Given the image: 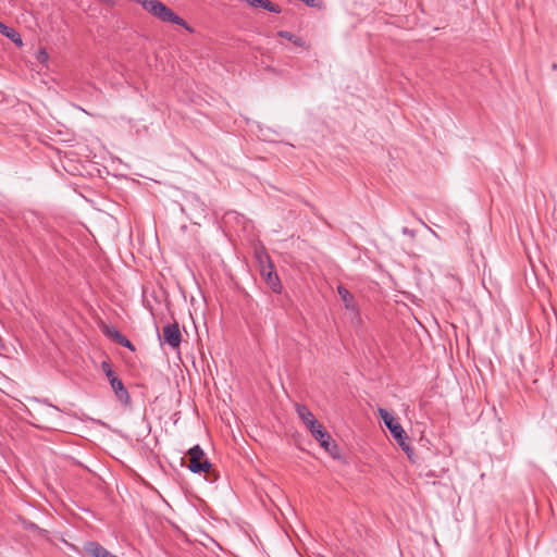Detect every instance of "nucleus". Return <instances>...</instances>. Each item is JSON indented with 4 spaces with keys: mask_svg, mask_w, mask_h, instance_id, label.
Wrapping results in <instances>:
<instances>
[{
    "mask_svg": "<svg viewBox=\"0 0 557 557\" xmlns=\"http://www.w3.org/2000/svg\"><path fill=\"white\" fill-rule=\"evenodd\" d=\"M149 13L162 22L172 23L182 26L189 33H194V28L181 16L175 14L169 7L159 0H150L145 8Z\"/></svg>",
    "mask_w": 557,
    "mask_h": 557,
    "instance_id": "nucleus-1",
    "label": "nucleus"
},
{
    "mask_svg": "<svg viewBox=\"0 0 557 557\" xmlns=\"http://www.w3.org/2000/svg\"><path fill=\"white\" fill-rule=\"evenodd\" d=\"M379 414L383 420L385 426L389 430L393 437L397 441L398 445L405 450L409 451L410 447L406 443L407 436L403 426L395 420V418L385 409L380 408Z\"/></svg>",
    "mask_w": 557,
    "mask_h": 557,
    "instance_id": "nucleus-2",
    "label": "nucleus"
},
{
    "mask_svg": "<svg viewBox=\"0 0 557 557\" xmlns=\"http://www.w3.org/2000/svg\"><path fill=\"white\" fill-rule=\"evenodd\" d=\"M315 441L321 448L335 460H343L342 450L335 440L323 430L322 425L315 421Z\"/></svg>",
    "mask_w": 557,
    "mask_h": 557,
    "instance_id": "nucleus-3",
    "label": "nucleus"
},
{
    "mask_svg": "<svg viewBox=\"0 0 557 557\" xmlns=\"http://www.w3.org/2000/svg\"><path fill=\"white\" fill-rule=\"evenodd\" d=\"M187 455L189 457V463L187 467L193 473H209L212 469V463L206 457L203 449L199 445L191 447L187 451Z\"/></svg>",
    "mask_w": 557,
    "mask_h": 557,
    "instance_id": "nucleus-4",
    "label": "nucleus"
},
{
    "mask_svg": "<svg viewBox=\"0 0 557 557\" xmlns=\"http://www.w3.org/2000/svg\"><path fill=\"white\" fill-rule=\"evenodd\" d=\"M337 293L341 297V300L344 302L345 309L349 312L351 321L359 323L360 311L355 300V297L350 294V292L347 288H345L342 285L337 287Z\"/></svg>",
    "mask_w": 557,
    "mask_h": 557,
    "instance_id": "nucleus-5",
    "label": "nucleus"
},
{
    "mask_svg": "<svg viewBox=\"0 0 557 557\" xmlns=\"http://www.w3.org/2000/svg\"><path fill=\"white\" fill-rule=\"evenodd\" d=\"M163 341L170 347L176 349L182 343V333L176 321L168 323L162 329Z\"/></svg>",
    "mask_w": 557,
    "mask_h": 557,
    "instance_id": "nucleus-6",
    "label": "nucleus"
},
{
    "mask_svg": "<svg viewBox=\"0 0 557 557\" xmlns=\"http://www.w3.org/2000/svg\"><path fill=\"white\" fill-rule=\"evenodd\" d=\"M103 334L113 339L119 345L128 348L131 351H135V346L133 343L123 334H121L114 326L104 325L102 327Z\"/></svg>",
    "mask_w": 557,
    "mask_h": 557,
    "instance_id": "nucleus-7",
    "label": "nucleus"
},
{
    "mask_svg": "<svg viewBox=\"0 0 557 557\" xmlns=\"http://www.w3.org/2000/svg\"><path fill=\"white\" fill-rule=\"evenodd\" d=\"M261 275L264 278L268 286L275 293L281 290V282L277 274L274 272V268L271 263L267 267H263L261 270Z\"/></svg>",
    "mask_w": 557,
    "mask_h": 557,
    "instance_id": "nucleus-8",
    "label": "nucleus"
},
{
    "mask_svg": "<svg viewBox=\"0 0 557 557\" xmlns=\"http://www.w3.org/2000/svg\"><path fill=\"white\" fill-rule=\"evenodd\" d=\"M116 398L121 401L122 405L125 407L132 406V398L129 396V393L124 386V383L122 380H114L112 384H110Z\"/></svg>",
    "mask_w": 557,
    "mask_h": 557,
    "instance_id": "nucleus-9",
    "label": "nucleus"
},
{
    "mask_svg": "<svg viewBox=\"0 0 557 557\" xmlns=\"http://www.w3.org/2000/svg\"><path fill=\"white\" fill-rule=\"evenodd\" d=\"M84 550L88 557H109L111 553L100 545L98 542H87L84 546Z\"/></svg>",
    "mask_w": 557,
    "mask_h": 557,
    "instance_id": "nucleus-10",
    "label": "nucleus"
},
{
    "mask_svg": "<svg viewBox=\"0 0 557 557\" xmlns=\"http://www.w3.org/2000/svg\"><path fill=\"white\" fill-rule=\"evenodd\" d=\"M296 411L309 432L313 435V416L305 405L296 404Z\"/></svg>",
    "mask_w": 557,
    "mask_h": 557,
    "instance_id": "nucleus-11",
    "label": "nucleus"
},
{
    "mask_svg": "<svg viewBox=\"0 0 557 557\" xmlns=\"http://www.w3.org/2000/svg\"><path fill=\"white\" fill-rule=\"evenodd\" d=\"M0 33L12 40L16 46H23V40L18 32L14 28L7 26L0 21Z\"/></svg>",
    "mask_w": 557,
    "mask_h": 557,
    "instance_id": "nucleus-12",
    "label": "nucleus"
},
{
    "mask_svg": "<svg viewBox=\"0 0 557 557\" xmlns=\"http://www.w3.org/2000/svg\"><path fill=\"white\" fill-rule=\"evenodd\" d=\"M253 8H262L269 12L281 13V8L270 0H246Z\"/></svg>",
    "mask_w": 557,
    "mask_h": 557,
    "instance_id": "nucleus-13",
    "label": "nucleus"
},
{
    "mask_svg": "<svg viewBox=\"0 0 557 557\" xmlns=\"http://www.w3.org/2000/svg\"><path fill=\"white\" fill-rule=\"evenodd\" d=\"M277 35L282 38H285L289 41H292L294 45L301 47L304 45V41L300 37L287 32V30H280Z\"/></svg>",
    "mask_w": 557,
    "mask_h": 557,
    "instance_id": "nucleus-14",
    "label": "nucleus"
},
{
    "mask_svg": "<svg viewBox=\"0 0 557 557\" xmlns=\"http://www.w3.org/2000/svg\"><path fill=\"white\" fill-rule=\"evenodd\" d=\"M101 370L104 372V374H106L107 372H109V371L113 370V369H112V366H111V362H110L109 360H104V361H102V362H101Z\"/></svg>",
    "mask_w": 557,
    "mask_h": 557,
    "instance_id": "nucleus-15",
    "label": "nucleus"
},
{
    "mask_svg": "<svg viewBox=\"0 0 557 557\" xmlns=\"http://www.w3.org/2000/svg\"><path fill=\"white\" fill-rule=\"evenodd\" d=\"M106 376L108 377L110 384H112L114 380H120L113 370L107 372Z\"/></svg>",
    "mask_w": 557,
    "mask_h": 557,
    "instance_id": "nucleus-16",
    "label": "nucleus"
},
{
    "mask_svg": "<svg viewBox=\"0 0 557 557\" xmlns=\"http://www.w3.org/2000/svg\"><path fill=\"white\" fill-rule=\"evenodd\" d=\"M298 447L300 450L307 451L309 454V450L307 448H305L301 444H298Z\"/></svg>",
    "mask_w": 557,
    "mask_h": 557,
    "instance_id": "nucleus-17",
    "label": "nucleus"
},
{
    "mask_svg": "<svg viewBox=\"0 0 557 557\" xmlns=\"http://www.w3.org/2000/svg\"><path fill=\"white\" fill-rule=\"evenodd\" d=\"M40 53H41V54H40V58H44V57H45V58H47V53H46V51H41Z\"/></svg>",
    "mask_w": 557,
    "mask_h": 557,
    "instance_id": "nucleus-18",
    "label": "nucleus"
},
{
    "mask_svg": "<svg viewBox=\"0 0 557 557\" xmlns=\"http://www.w3.org/2000/svg\"><path fill=\"white\" fill-rule=\"evenodd\" d=\"M40 53H41V54H40V58H44V57H45V58H47V53H46V51H41Z\"/></svg>",
    "mask_w": 557,
    "mask_h": 557,
    "instance_id": "nucleus-19",
    "label": "nucleus"
}]
</instances>
